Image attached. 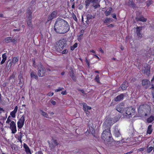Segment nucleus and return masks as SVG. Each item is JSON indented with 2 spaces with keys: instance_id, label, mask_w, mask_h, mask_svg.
Returning a JSON list of instances; mask_svg holds the SVG:
<instances>
[{
  "instance_id": "3c124183",
  "label": "nucleus",
  "mask_w": 154,
  "mask_h": 154,
  "mask_svg": "<svg viewBox=\"0 0 154 154\" xmlns=\"http://www.w3.org/2000/svg\"><path fill=\"white\" fill-rule=\"evenodd\" d=\"M82 36H83L81 35H78V38H77L78 40L79 41H80L81 40Z\"/></svg>"
},
{
  "instance_id": "052dcab7",
  "label": "nucleus",
  "mask_w": 154,
  "mask_h": 154,
  "mask_svg": "<svg viewBox=\"0 0 154 154\" xmlns=\"http://www.w3.org/2000/svg\"><path fill=\"white\" fill-rule=\"evenodd\" d=\"M85 134L86 135H89L90 134H91L90 133V131H88V130H87L85 132Z\"/></svg>"
},
{
  "instance_id": "5701e85b",
  "label": "nucleus",
  "mask_w": 154,
  "mask_h": 154,
  "mask_svg": "<svg viewBox=\"0 0 154 154\" xmlns=\"http://www.w3.org/2000/svg\"><path fill=\"white\" fill-rule=\"evenodd\" d=\"M2 59L1 61L0 64L2 65L3 64L5 61L7 59V54L6 53H4L2 55Z\"/></svg>"
},
{
  "instance_id": "a878e982",
  "label": "nucleus",
  "mask_w": 154,
  "mask_h": 154,
  "mask_svg": "<svg viewBox=\"0 0 154 154\" xmlns=\"http://www.w3.org/2000/svg\"><path fill=\"white\" fill-rule=\"evenodd\" d=\"M152 127V125H149L148 127L147 133L149 134H151L152 131L153 130Z\"/></svg>"
},
{
  "instance_id": "2eb2a0df",
  "label": "nucleus",
  "mask_w": 154,
  "mask_h": 154,
  "mask_svg": "<svg viewBox=\"0 0 154 154\" xmlns=\"http://www.w3.org/2000/svg\"><path fill=\"white\" fill-rule=\"evenodd\" d=\"M142 27L137 26L136 28V33L138 37L141 38L142 37V34L140 33V32L142 30Z\"/></svg>"
},
{
  "instance_id": "412c9836",
  "label": "nucleus",
  "mask_w": 154,
  "mask_h": 154,
  "mask_svg": "<svg viewBox=\"0 0 154 154\" xmlns=\"http://www.w3.org/2000/svg\"><path fill=\"white\" fill-rule=\"evenodd\" d=\"M69 75L73 81L75 82L76 80V78L74 73L73 70L72 69L71 70Z\"/></svg>"
},
{
  "instance_id": "bf43d9fd",
  "label": "nucleus",
  "mask_w": 154,
  "mask_h": 154,
  "mask_svg": "<svg viewBox=\"0 0 154 154\" xmlns=\"http://www.w3.org/2000/svg\"><path fill=\"white\" fill-rule=\"evenodd\" d=\"M61 94L63 95H66L67 94L66 91L65 90L64 91H62L61 93Z\"/></svg>"
},
{
  "instance_id": "0e129e2a",
  "label": "nucleus",
  "mask_w": 154,
  "mask_h": 154,
  "mask_svg": "<svg viewBox=\"0 0 154 154\" xmlns=\"http://www.w3.org/2000/svg\"><path fill=\"white\" fill-rule=\"evenodd\" d=\"M112 17L116 19V15L115 14H112Z\"/></svg>"
},
{
  "instance_id": "5fc2aeb1",
  "label": "nucleus",
  "mask_w": 154,
  "mask_h": 154,
  "mask_svg": "<svg viewBox=\"0 0 154 154\" xmlns=\"http://www.w3.org/2000/svg\"><path fill=\"white\" fill-rule=\"evenodd\" d=\"M54 95V93L50 92L47 94V96H52Z\"/></svg>"
},
{
  "instance_id": "774afa93",
  "label": "nucleus",
  "mask_w": 154,
  "mask_h": 154,
  "mask_svg": "<svg viewBox=\"0 0 154 154\" xmlns=\"http://www.w3.org/2000/svg\"><path fill=\"white\" fill-rule=\"evenodd\" d=\"M114 26V25L113 24H110L108 26L109 27H113Z\"/></svg>"
},
{
  "instance_id": "338daca9",
  "label": "nucleus",
  "mask_w": 154,
  "mask_h": 154,
  "mask_svg": "<svg viewBox=\"0 0 154 154\" xmlns=\"http://www.w3.org/2000/svg\"><path fill=\"white\" fill-rule=\"evenodd\" d=\"M37 154H43V153L42 151L40 150L38 151Z\"/></svg>"
},
{
  "instance_id": "ddd939ff",
  "label": "nucleus",
  "mask_w": 154,
  "mask_h": 154,
  "mask_svg": "<svg viewBox=\"0 0 154 154\" xmlns=\"http://www.w3.org/2000/svg\"><path fill=\"white\" fill-rule=\"evenodd\" d=\"M57 14V10L53 11L49 16L48 18V21H51L53 19L56 18Z\"/></svg>"
},
{
  "instance_id": "a211bd4d",
  "label": "nucleus",
  "mask_w": 154,
  "mask_h": 154,
  "mask_svg": "<svg viewBox=\"0 0 154 154\" xmlns=\"http://www.w3.org/2000/svg\"><path fill=\"white\" fill-rule=\"evenodd\" d=\"M124 95L123 94H122L117 96L114 98V100L116 101H118L122 100L124 98Z\"/></svg>"
},
{
  "instance_id": "473e14b6",
  "label": "nucleus",
  "mask_w": 154,
  "mask_h": 154,
  "mask_svg": "<svg viewBox=\"0 0 154 154\" xmlns=\"http://www.w3.org/2000/svg\"><path fill=\"white\" fill-rule=\"evenodd\" d=\"M112 10V8H109L108 11L107 10H106L104 12L105 15L106 16H107L110 15V14L111 13V12Z\"/></svg>"
},
{
  "instance_id": "6e6552de",
  "label": "nucleus",
  "mask_w": 154,
  "mask_h": 154,
  "mask_svg": "<svg viewBox=\"0 0 154 154\" xmlns=\"http://www.w3.org/2000/svg\"><path fill=\"white\" fill-rule=\"evenodd\" d=\"M144 66L142 69V71L143 73L145 74L148 76H149L150 74V66L149 65L146 64Z\"/></svg>"
},
{
  "instance_id": "6e6d98bb",
  "label": "nucleus",
  "mask_w": 154,
  "mask_h": 154,
  "mask_svg": "<svg viewBox=\"0 0 154 154\" xmlns=\"http://www.w3.org/2000/svg\"><path fill=\"white\" fill-rule=\"evenodd\" d=\"M15 77V75H14L12 74L11 75L9 78V79L11 80L12 79L14 78Z\"/></svg>"
},
{
  "instance_id": "b1692460",
  "label": "nucleus",
  "mask_w": 154,
  "mask_h": 154,
  "mask_svg": "<svg viewBox=\"0 0 154 154\" xmlns=\"http://www.w3.org/2000/svg\"><path fill=\"white\" fill-rule=\"evenodd\" d=\"M128 83H127V82L125 81L124 82H123L122 84L121 85V87L122 88V89L123 90H125L128 87Z\"/></svg>"
},
{
  "instance_id": "f3484780",
  "label": "nucleus",
  "mask_w": 154,
  "mask_h": 154,
  "mask_svg": "<svg viewBox=\"0 0 154 154\" xmlns=\"http://www.w3.org/2000/svg\"><path fill=\"white\" fill-rule=\"evenodd\" d=\"M123 104L121 103H120L116 106V110L120 112H122V111L123 110Z\"/></svg>"
},
{
  "instance_id": "f03ea898",
  "label": "nucleus",
  "mask_w": 154,
  "mask_h": 154,
  "mask_svg": "<svg viewBox=\"0 0 154 154\" xmlns=\"http://www.w3.org/2000/svg\"><path fill=\"white\" fill-rule=\"evenodd\" d=\"M101 138L106 143L112 141L113 138L110 128H108L103 131L102 134Z\"/></svg>"
},
{
  "instance_id": "e2e57ef3",
  "label": "nucleus",
  "mask_w": 154,
  "mask_h": 154,
  "mask_svg": "<svg viewBox=\"0 0 154 154\" xmlns=\"http://www.w3.org/2000/svg\"><path fill=\"white\" fill-rule=\"evenodd\" d=\"M86 63H87V65L88 66H89V65H90L89 62L87 60V58L86 57Z\"/></svg>"
},
{
  "instance_id": "79ce46f5",
  "label": "nucleus",
  "mask_w": 154,
  "mask_h": 154,
  "mask_svg": "<svg viewBox=\"0 0 154 154\" xmlns=\"http://www.w3.org/2000/svg\"><path fill=\"white\" fill-rule=\"evenodd\" d=\"M94 80L98 83H100V77L98 75H97L96 76Z\"/></svg>"
},
{
  "instance_id": "f8f14e48",
  "label": "nucleus",
  "mask_w": 154,
  "mask_h": 154,
  "mask_svg": "<svg viewBox=\"0 0 154 154\" xmlns=\"http://www.w3.org/2000/svg\"><path fill=\"white\" fill-rule=\"evenodd\" d=\"M142 84L144 88L147 89L151 85L150 82L148 79H143L142 81Z\"/></svg>"
},
{
  "instance_id": "0eeeda50",
  "label": "nucleus",
  "mask_w": 154,
  "mask_h": 154,
  "mask_svg": "<svg viewBox=\"0 0 154 154\" xmlns=\"http://www.w3.org/2000/svg\"><path fill=\"white\" fill-rule=\"evenodd\" d=\"M24 115H23L19 119L17 122V125L18 128H21L24 125V122L25 120Z\"/></svg>"
},
{
  "instance_id": "423d86ee",
  "label": "nucleus",
  "mask_w": 154,
  "mask_h": 154,
  "mask_svg": "<svg viewBox=\"0 0 154 154\" xmlns=\"http://www.w3.org/2000/svg\"><path fill=\"white\" fill-rule=\"evenodd\" d=\"M149 108V106L146 104H143L140 106L138 109V110L139 112H140V113H141L143 112H147Z\"/></svg>"
},
{
  "instance_id": "1a4fd4ad",
  "label": "nucleus",
  "mask_w": 154,
  "mask_h": 154,
  "mask_svg": "<svg viewBox=\"0 0 154 154\" xmlns=\"http://www.w3.org/2000/svg\"><path fill=\"white\" fill-rule=\"evenodd\" d=\"M9 128L11 130V133L14 134L17 131L16 124L14 121L11 122L10 124Z\"/></svg>"
},
{
  "instance_id": "09e8293b",
  "label": "nucleus",
  "mask_w": 154,
  "mask_h": 154,
  "mask_svg": "<svg viewBox=\"0 0 154 154\" xmlns=\"http://www.w3.org/2000/svg\"><path fill=\"white\" fill-rule=\"evenodd\" d=\"M11 42L15 44L17 42V39L14 38L13 39L11 37Z\"/></svg>"
},
{
  "instance_id": "7ed1b4c3",
  "label": "nucleus",
  "mask_w": 154,
  "mask_h": 154,
  "mask_svg": "<svg viewBox=\"0 0 154 154\" xmlns=\"http://www.w3.org/2000/svg\"><path fill=\"white\" fill-rule=\"evenodd\" d=\"M68 48L67 41L64 39H62L59 40L57 43V46L56 47V51L59 53L64 48Z\"/></svg>"
},
{
  "instance_id": "c756f323",
  "label": "nucleus",
  "mask_w": 154,
  "mask_h": 154,
  "mask_svg": "<svg viewBox=\"0 0 154 154\" xmlns=\"http://www.w3.org/2000/svg\"><path fill=\"white\" fill-rule=\"evenodd\" d=\"M91 3V0H86L85 2V6L86 8H88L90 5Z\"/></svg>"
},
{
  "instance_id": "6ab92c4d",
  "label": "nucleus",
  "mask_w": 154,
  "mask_h": 154,
  "mask_svg": "<svg viewBox=\"0 0 154 154\" xmlns=\"http://www.w3.org/2000/svg\"><path fill=\"white\" fill-rule=\"evenodd\" d=\"M18 109V107L16 106L14 108V110L10 112V115L11 116L14 118L16 116V114L17 113Z\"/></svg>"
},
{
  "instance_id": "393cba45",
  "label": "nucleus",
  "mask_w": 154,
  "mask_h": 154,
  "mask_svg": "<svg viewBox=\"0 0 154 154\" xmlns=\"http://www.w3.org/2000/svg\"><path fill=\"white\" fill-rule=\"evenodd\" d=\"M154 120V117L153 116L151 115L146 119V122L148 123H151Z\"/></svg>"
},
{
  "instance_id": "f704fd0d",
  "label": "nucleus",
  "mask_w": 154,
  "mask_h": 154,
  "mask_svg": "<svg viewBox=\"0 0 154 154\" xmlns=\"http://www.w3.org/2000/svg\"><path fill=\"white\" fill-rule=\"evenodd\" d=\"M78 46V43H75L73 45L71 46L70 47V50L71 51H73L74 49L76 48Z\"/></svg>"
},
{
  "instance_id": "2f4dec72",
  "label": "nucleus",
  "mask_w": 154,
  "mask_h": 154,
  "mask_svg": "<svg viewBox=\"0 0 154 154\" xmlns=\"http://www.w3.org/2000/svg\"><path fill=\"white\" fill-rule=\"evenodd\" d=\"M49 145L51 150L52 151H54L55 150V147L57 146L51 143H50Z\"/></svg>"
},
{
  "instance_id": "37998d69",
  "label": "nucleus",
  "mask_w": 154,
  "mask_h": 154,
  "mask_svg": "<svg viewBox=\"0 0 154 154\" xmlns=\"http://www.w3.org/2000/svg\"><path fill=\"white\" fill-rule=\"evenodd\" d=\"M91 3L93 4V5H94L95 4H97L99 3L98 0H91Z\"/></svg>"
},
{
  "instance_id": "72a5a7b5",
  "label": "nucleus",
  "mask_w": 154,
  "mask_h": 154,
  "mask_svg": "<svg viewBox=\"0 0 154 154\" xmlns=\"http://www.w3.org/2000/svg\"><path fill=\"white\" fill-rule=\"evenodd\" d=\"M113 21V20L110 18L106 17L103 21L104 23H107L110 21L112 22Z\"/></svg>"
},
{
  "instance_id": "8fccbe9b",
  "label": "nucleus",
  "mask_w": 154,
  "mask_h": 154,
  "mask_svg": "<svg viewBox=\"0 0 154 154\" xmlns=\"http://www.w3.org/2000/svg\"><path fill=\"white\" fill-rule=\"evenodd\" d=\"M120 134L119 131H116L115 132V135L116 137H119Z\"/></svg>"
},
{
  "instance_id": "4c0bfd02",
  "label": "nucleus",
  "mask_w": 154,
  "mask_h": 154,
  "mask_svg": "<svg viewBox=\"0 0 154 154\" xmlns=\"http://www.w3.org/2000/svg\"><path fill=\"white\" fill-rule=\"evenodd\" d=\"M41 114L44 116L46 118L48 117V115L45 112H44L43 111L41 110Z\"/></svg>"
},
{
  "instance_id": "f257e3e1",
  "label": "nucleus",
  "mask_w": 154,
  "mask_h": 154,
  "mask_svg": "<svg viewBox=\"0 0 154 154\" xmlns=\"http://www.w3.org/2000/svg\"><path fill=\"white\" fill-rule=\"evenodd\" d=\"M70 26L67 22L61 18H57L54 26V30L60 34H64L69 30Z\"/></svg>"
},
{
  "instance_id": "a18cd8bd",
  "label": "nucleus",
  "mask_w": 154,
  "mask_h": 154,
  "mask_svg": "<svg viewBox=\"0 0 154 154\" xmlns=\"http://www.w3.org/2000/svg\"><path fill=\"white\" fill-rule=\"evenodd\" d=\"M151 0H148L146 2V5L147 7L149 6L151 4Z\"/></svg>"
},
{
  "instance_id": "c9c22d12",
  "label": "nucleus",
  "mask_w": 154,
  "mask_h": 154,
  "mask_svg": "<svg viewBox=\"0 0 154 154\" xmlns=\"http://www.w3.org/2000/svg\"><path fill=\"white\" fill-rule=\"evenodd\" d=\"M18 60V58L17 57H14L12 59V62L14 63V65H15L16 63H17Z\"/></svg>"
},
{
  "instance_id": "20e7f679",
  "label": "nucleus",
  "mask_w": 154,
  "mask_h": 154,
  "mask_svg": "<svg viewBox=\"0 0 154 154\" xmlns=\"http://www.w3.org/2000/svg\"><path fill=\"white\" fill-rule=\"evenodd\" d=\"M38 75L42 77L45 75V70L42 64L40 62L37 66Z\"/></svg>"
},
{
  "instance_id": "4468645a",
  "label": "nucleus",
  "mask_w": 154,
  "mask_h": 154,
  "mask_svg": "<svg viewBox=\"0 0 154 154\" xmlns=\"http://www.w3.org/2000/svg\"><path fill=\"white\" fill-rule=\"evenodd\" d=\"M23 147L26 154H32L30 149L26 143H23Z\"/></svg>"
},
{
  "instance_id": "680f3d73",
  "label": "nucleus",
  "mask_w": 154,
  "mask_h": 154,
  "mask_svg": "<svg viewBox=\"0 0 154 154\" xmlns=\"http://www.w3.org/2000/svg\"><path fill=\"white\" fill-rule=\"evenodd\" d=\"M84 31L83 30H81L80 32V35L83 36L84 33Z\"/></svg>"
},
{
  "instance_id": "aec40b11",
  "label": "nucleus",
  "mask_w": 154,
  "mask_h": 154,
  "mask_svg": "<svg viewBox=\"0 0 154 154\" xmlns=\"http://www.w3.org/2000/svg\"><path fill=\"white\" fill-rule=\"evenodd\" d=\"M30 72V76L32 79H34L36 80H38V77L36 72L33 71L32 70H31Z\"/></svg>"
},
{
  "instance_id": "c03bdc74",
  "label": "nucleus",
  "mask_w": 154,
  "mask_h": 154,
  "mask_svg": "<svg viewBox=\"0 0 154 154\" xmlns=\"http://www.w3.org/2000/svg\"><path fill=\"white\" fill-rule=\"evenodd\" d=\"M11 118L10 116H9L7 118V120L6 121V123H9L10 122H11Z\"/></svg>"
},
{
  "instance_id": "58836bf2",
  "label": "nucleus",
  "mask_w": 154,
  "mask_h": 154,
  "mask_svg": "<svg viewBox=\"0 0 154 154\" xmlns=\"http://www.w3.org/2000/svg\"><path fill=\"white\" fill-rule=\"evenodd\" d=\"M52 144H53L54 145L57 146L58 144V143H57L56 140L52 138V142L51 143Z\"/></svg>"
},
{
  "instance_id": "864d4df0",
  "label": "nucleus",
  "mask_w": 154,
  "mask_h": 154,
  "mask_svg": "<svg viewBox=\"0 0 154 154\" xmlns=\"http://www.w3.org/2000/svg\"><path fill=\"white\" fill-rule=\"evenodd\" d=\"M93 6L94 8H96L100 7V5L99 4V3H98L97 4H96V5H93Z\"/></svg>"
},
{
  "instance_id": "49530a36",
  "label": "nucleus",
  "mask_w": 154,
  "mask_h": 154,
  "mask_svg": "<svg viewBox=\"0 0 154 154\" xmlns=\"http://www.w3.org/2000/svg\"><path fill=\"white\" fill-rule=\"evenodd\" d=\"M63 89V88H61L60 87H59L57 89L55 90V92H57L60 91H62Z\"/></svg>"
},
{
  "instance_id": "a19ab883",
  "label": "nucleus",
  "mask_w": 154,
  "mask_h": 154,
  "mask_svg": "<svg viewBox=\"0 0 154 154\" xmlns=\"http://www.w3.org/2000/svg\"><path fill=\"white\" fill-rule=\"evenodd\" d=\"M153 149V147L150 146L147 148V152L148 153L150 152Z\"/></svg>"
},
{
  "instance_id": "dca6fc26",
  "label": "nucleus",
  "mask_w": 154,
  "mask_h": 154,
  "mask_svg": "<svg viewBox=\"0 0 154 154\" xmlns=\"http://www.w3.org/2000/svg\"><path fill=\"white\" fill-rule=\"evenodd\" d=\"M18 79L19 81V84L20 85L21 84H22V85L20 86L21 87H22L23 82V74L21 72H20V73L18 76Z\"/></svg>"
},
{
  "instance_id": "39448f33",
  "label": "nucleus",
  "mask_w": 154,
  "mask_h": 154,
  "mask_svg": "<svg viewBox=\"0 0 154 154\" xmlns=\"http://www.w3.org/2000/svg\"><path fill=\"white\" fill-rule=\"evenodd\" d=\"M129 117H131L135 113V109L132 106L128 107L127 108L125 112Z\"/></svg>"
},
{
  "instance_id": "9d476101",
  "label": "nucleus",
  "mask_w": 154,
  "mask_h": 154,
  "mask_svg": "<svg viewBox=\"0 0 154 154\" xmlns=\"http://www.w3.org/2000/svg\"><path fill=\"white\" fill-rule=\"evenodd\" d=\"M141 13L140 12H137L136 13V17L135 19L137 21H141L145 22L147 20V19L144 18L143 16H140Z\"/></svg>"
},
{
  "instance_id": "9b49d317",
  "label": "nucleus",
  "mask_w": 154,
  "mask_h": 154,
  "mask_svg": "<svg viewBox=\"0 0 154 154\" xmlns=\"http://www.w3.org/2000/svg\"><path fill=\"white\" fill-rule=\"evenodd\" d=\"M83 110L86 114L87 116H88L90 114V112L88 110L91 109V107L90 106H88L87 104L85 103H83Z\"/></svg>"
},
{
  "instance_id": "4be33fe9",
  "label": "nucleus",
  "mask_w": 154,
  "mask_h": 154,
  "mask_svg": "<svg viewBox=\"0 0 154 154\" xmlns=\"http://www.w3.org/2000/svg\"><path fill=\"white\" fill-rule=\"evenodd\" d=\"M23 135L22 132L20 131L18 132V134H17L15 136V138L17 140L22 139Z\"/></svg>"
},
{
  "instance_id": "7c9ffc66",
  "label": "nucleus",
  "mask_w": 154,
  "mask_h": 154,
  "mask_svg": "<svg viewBox=\"0 0 154 154\" xmlns=\"http://www.w3.org/2000/svg\"><path fill=\"white\" fill-rule=\"evenodd\" d=\"M27 15L28 16V18L32 19V13L30 9L27 10Z\"/></svg>"
},
{
  "instance_id": "4d7b16f0",
  "label": "nucleus",
  "mask_w": 154,
  "mask_h": 154,
  "mask_svg": "<svg viewBox=\"0 0 154 154\" xmlns=\"http://www.w3.org/2000/svg\"><path fill=\"white\" fill-rule=\"evenodd\" d=\"M12 61H11L10 62V63L8 64V63H7V65L8 67H11L12 65Z\"/></svg>"
},
{
  "instance_id": "603ef678",
  "label": "nucleus",
  "mask_w": 154,
  "mask_h": 154,
  "mask_svg": "<svg viewBox=\"0 0 154 154\" xmlns=\"http://www.w3.org/2000/svg\"><path fill=\"white\" fill-rule=\"evenodd\" d=\"M50 102L53 105H55L56 104V101L53 100H50Z\"/></svg>"
},
{
  "instance_id": "e433bc0d",
  "label": "nucleus",
  "mask_w": 154,
  "mask_h": 154,
  "mask_svg": "<svg viewBox=\"0 0 154 154\" xmlns=\"http://www.w3.org/2000/svg\"><path fill=\"white\" fill-rule=\"evenodd\" d=\"M11 37H9L6 38H5V41L6 43H8L11 42Z\"/></svg>"
},
{
  "instance_id": "c85d7f7f",
  "label": "nucleus",
  "mask_w": 154,
  "mask_h": 154,
  "mask_svg": "<svg viewBox=\"0 0 154 154\" xmlns=\"http://www.w3.org/2000/svg\"><path fill=\"white\" fill-rule=\"evenodd\" d=\"M129 5L133 8H135L136 7L135 4L131 0H129Z\"/></svg>"
},
{
  "instance_id": "13d9d810",
  "label": "nucleus",
  "mask_w": 154,
  "mask_h": 154,
  "mask_svg": "<svg viewBox=\"0 0 154 154\" xmlns=\"http://www.w3.org/2000/svg\"><path fill=\"white\" fill-rule=\"evenodd\" d=\"M32 62H33V66H34V67H35V59H32Z\"/></svg>"
},
{
  "instance_id": "ea45409f",
  "label": "nucleus",
  "mask_w": 154,
  "mask_h": 154,
  "mask_svg": "<svg viewBox=\"0 0 154 154\" xmlns=\"http://www.w3.org/2000/svg\"><path fill=\"white\" fill-rule=\"evenodd\" d=\"M66 48H64L63 51H62L60 53L62 54H66L69 51V49H67Z\"/></svg>"
},
{
  "instance_id": "bb28decb",
  "label": "nucleus",
  "mask_w": 154,
  "mask_h": 154,
  "mask_svg": "<svg viewBox=\"0 0 154 154\" xmlns=\"http://www.w3.org/2000/svg\"><path fill=\"white\" fill-rule=\"evenodd\" d=\"M86 17L87 20H89L94 18L95 15H92L91 14H88L87 15Z\"/></svg>"
},
{
  "instance_id": "de8ad7c7",
  "label": "nucleus",
  "mask_w": 154,
  "mask_h": 154,
  "mask_svg": "<svg viewBox=\"0 0 154 154\" xmlns=\"http://www.w3.org/2000/svg\"><path fill=\"white\" fill-rule=\"evenodd\" d=\"M72 17L74 19L75 21H77V17H76V16L74 14H72Z\"/></svg>"
},
{
  "instance_id": "cd10ccee",
  "label": "nucleus",
  "mask_w": 154,
  "mask_h": 154,
  "mask_svg": "<svg viewBox=\"0 0 154 154\" xmlns=\"http://www.w3.org/2000/svg\"><path fill=\"white\" fill-rule=\"evenodd\" d=\"M32 19L28 18V20L26 21L27 26L30 27H32Z\"/></svg>"
},
{
  "instance_id": "69168bd1",
  "label": "nucleus",
  "mask_w": 154,
  "mask_h": 154,
  "mask_svg": "<svg viewBox=\"0 0 154 154\" xmlns=\"http://www.w3.org/2000/svg\"><path fill=\"white\" fill-rule=\"evenodd\" d=\"M151 86V87L149 88V89H151L152 90H154V85L153 84H152Z\"/></svg>"
}]
</instances>
